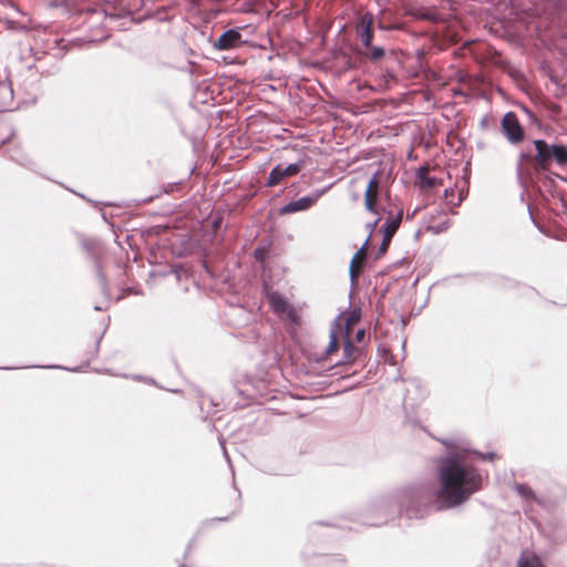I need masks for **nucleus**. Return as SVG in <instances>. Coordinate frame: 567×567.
<instances>
[{
	"label": "nucleus",
	"mask_w": 567,
	"mask_h": 567,
	"mask_svg": "<svg viewBox=\"0 0 567 567\" xmlns=\"http://www.w3.org/2000/svg\"><path fill=\"white\" fill-rule=\"evenodd\" d=\"M245 43L241 33L236 29H228L224 31L217 41L214 43V48L220 51L230 50L238 48Z\"/></svg>",
	"instance_id": "nucleus-7"
},
{
	"label": "nucleus",
	"mask_w": 567,
	"mask_h": 567,
	"mask_svg": "<svg viewBox=\"0 0 567 567\" xmlns=\"http://www.w3.org/2000/svg\"><path fill=\"white\" fill-rule=\"evenodd\" d=\"M403 219V210L400 209L395 215H392L391 212L388 213L386 220L383 225V235L393 238L394 234L399 229L401 221Z\"/></svg>",
	"instance_id": "nucleus-13"
},
{
	"label": "nucleus",
	"mask_w": 567,
	"mask_h": 567,
	"mask_svg": "<svg viewBox=\"0 0 567 567\" xmlns=\"http://www.w3.org/2000/svg\"><path fill=\"white\" fill-rule=\"evenodd\" d=\"M378 196L369 194V192H364V207L368 212L377 214V209L374 207V202Z\"/></svg>",
	"instance_id": "nucleus-23"
},
{
	"label": "nucleus",
	"mask_w": 567,
	"mask_h": 567,
	"mask_svg": "<svg viewBox=\"0 0 567 567\" xmlns=\"http://www.w3.org/2000/svg\"><path fill=\"white\" fill-rule=\"evenodd\" d=\"M551 162L555 161L558 165H567V146L563 144H553L550 146Z\"/></svg>",
	"instance_id": "nucleus-16"
},
{
	"label": "nucleus",
	"mask_w": 567,
	"mask_h": 567,
	"mask_svg": "<svg viewBox=\"0 0 567 567\" xmlns=\"http://www.w3.org/2000/svg\"><path fill=\"white\" fill-rule=\"evenodd\" d=\"M525 112H526V115H528L529 117H532L533 113H532L528 109H525Z\"/></svg>",
	"instance_id": "nucleus-40"
},
{
	"label": "nucleus",
	"mask_w": 567,
	"mask_h": 567,
	"mask_svg": "<svg viewBox=\"0 0 567 567\" xmlns=\"http://www.w3.org/2000/svg\"><path fill=\"white\" fill-rule=\"evenodd\" d=\"M514 491L524 499L526 501H532V502H535V503H538L540 504V499L537 497V495L535 494V492L529 487L527 486L526 484H523V483H517L514 485Z\"/></svg>",
	"instance_id": "nucleus-17"
},
{
	"label": "nucleus",
	"mask_w": 567,
	"mask_h": 567,
	"mask_svg": "<svg viewBox=\"0 0 567 567\" xmlns=\"http://www.w3.org/2000/svg\"><path fill=\"white\" fill-rule=\"evenodd\" d=\"M486 125H487V116H484V117L482 118V121H481V127H482V128H485V127H486Z\"/></svg>",
	"instance_id": "nucleus-36"
},
{
	"label": "nucleus",
	"mask_w": 567,
	"mask_h": 567,
	"mask_svg": "<svg viewBox=\"0 0 567 567\" xmlns=\"http://www.w3.org/2000/svg\"><path fill=\"white\" fill-rule=\"evenodd\" d=\"M29 368L62 369V370H68V371H71V372H81V371H83V367L65 368V367L58 365V364H52V365H30Z\"/></svg>",
	"instance_id": "nucleus-24"
},
{
	"label": "nucleus",
	"mask_w": 567,
	"mask_h": 567,
	"mask_svg": "<svg viewBox=\"0 0 567 567\" xmlns=\"http://www.w3.org/2000/svg\"><path fill=\"white\" fill-rule=\"evenodd\" d=\"M254 255H255L256 260L264 261L267 257V250L262 247H258L255 249Z\"/></svg>",
	"instance_id": "nucleus-28"
},
{
	"label": "nucleus",
	"mask_w": 567,
	"mask_h": 567,
	"mask_svg": "<svg viewBox=\"0 0 567 567\" xmlns=\"http://www.w3.org/2000/svg\"><path fill=\"white\" fill-rule=\"evenodd\" d=\"M340 317L341 315L334 318L330 324L329 343L324 349L323 353L321 354V357L317 359L318 362L326 360L332 352L337 351V349L339 348L338 333L341 329L339 322Z\"/></svg>",
	"instance_id": "nucleus-10"
},
{
	"label": "nucleus",
	"mask_w": 567,
	"mask_h": 567,
	"mask_svg": "<svg viewBox=\"0 0 567 567\" xmlns=\"http://www.w3.org/2000/svg\"><path fill=\"white\" fill-rule=\"evenodd\" d=\"M379 189H380V171L378 169L373 173V175L369 179L364 192H369V194H371V195L379 196Z\"/></svg>",
	"instance_id": "nucleus-21"
},
{
	"label": "nucleus",
	"mask_w": 567,
	"mask_h": 567,
	"mask_svg": "<svg viewBox=\"0 0 567 567\" xmlns=\"http://www.w3.org/2000/svg\"><path fill=\"white\" fill-rule=\"evenodd\" d=\"M501 131L506 141L512 145L522 143L525 138V130L519 123L515 112L508 111L501 121Z\"/></svg>",
	"instance_id": "nucleus-4"
},
{
	"label": "nucleus",
	"mask_w": 567,
	"mask_h": 567,
	"mask_svg": "<svg viewBox=\"0 0 567 567\" xmlns=\"http://www.w3.org/2000/svg\"><path fill=\"white\" fill-rule=\"evenodd\" d=\"M221 449H223V453H224L225 458L227 460L228 463H230L229 455H228V453L226 451V447H225V445L223 443H221Z\"/></svg>",
	"instance_id": "nucleus-35"
},
{
	"label": "nucleus",
	"mask_w": 567,
	"mask_h": 567,
	"mask_svg": "<svg viewBox=\"0 0 567 567\" xmlns=\"http://www.w3.org/2000/svg\"><path fill=\"white\" fill-rule=\"evenodd\" d=\"M193 543H194V540H192V542L189 543V545L187 546V549H186L185 556H187V555L189 554V551H190V549H192V546H193Z\"/></svg>",
	"instance_id": "nucleus-37"
},
{
	"label": "nucleus",
	"mask_w": 567,
	"mask_h": 567,
	"mask_svg": "<svg viewBox=\"0 0 567 567\" xmlns=\"http://www.w3.org/2000/svg\"><path fill=\"white\" fill-rule=\"evenodd\" d=\"M391 240H392V238L383 235L382 241H381L380 247H379L378 257L381 256L382 254H384L388 250Z\"/></svg>",
	"instance_id": "nucleus-25"
},
{
	"label": "nucleus",
	"mask_w": 567,
	"mask_h": 567,
	"mask_svg": "<svg viewBox=\"0 0 567 567\" xmlns=\"http://www.w3.org/2000/svg\"><path fill=\"white\" fill-rule=\"evenodd\" d=\"M328 189L329 187L317 189L313 193L302 196L297 200L289 202L279 209V214L287 215L297 212H305L312 207Z\"/></svg>",
	"instance_id": "nucleus-5"
},
{
	"label": "nucleus",
	"mask_w": 567,
	"mask_h": 567,
	"mask_svg": "<svg viewBox=\"0 0 567 567\" xmlns=\"http://www.w3.org/2000/svg\"><path fill=\"white\" fill-rule=\"evenodd\" d=\"M451 226V220L445 219L443 221H436V217L434 215H431L429 219V226L427 229L432 231L433 234H441L447 230Z\"/></svg>",
	"instance_id": "nucleus-19"
},
{
	"label": "nucleus",
	"mask_w": 567,
	"mask_h": 567,
	"mask_svg": "<svg viewBox=\"0 0 567 567\" xmlns=\"http://www.w3.org/2000/svg\"><path fill=\"white\" fill-rule=\"evenodd\" d=\"M416 181L423 188H434L439 184L436 177L429 175L425 166H422L416 171Z\"/></svg>",
	"instance_id": "nucleus-15"
},
{
	"label": "nucleus",
	"mask_w": 567,
	"mask_h": 567,
	"mask_svg": "<svg viewBox=\"0 0 567 567\" xmlns=\"http://www.w3.org/2000/svg\"><path fill=\"white\" fill-rule=\"evenodd\" d=\"M478 456H481L483 460L493 461L496 457V453L488 452L486 454L481 452H475Z\"/></svg>",
	"instance_id": "nucleus-31"
},
{
	"label": "nucleus",
	"mask_w": 567,
	"mask_h": 567,
	"mask_svg": "<svg viewBox=\"0 0 567 567\" xmlns=\"http://www.w3.org/2000/svg\"><path fill=\"white\" fill-rule=\"evenodd\" d=\"M13 103V89L8 76L0 78V109L2 111H9L12 109Z\"/></svg>",
	"instance_id": "nucleus-12"
},
{
	"label": "nucleus",
	"mask_w": 567,
	"mask_h": 567,
	"mask_svg": "<svg viewBox=\"0 0 567 567\" xmlns=\"http://www.w3.org/2000/svg\"><path fill=\"white\" fill-rule=\"evenodd\" d=\"M270 306L277 313H282L288 309L287 300L279 292H271L269 296Z\"/></svg>",
	"instance_id": "nucleus-18"
},
{
	"label": "nucleus",
	"mask_w": 567,
	"mask_h": 567,
	"mask_svg": "<svg viewBox=\"0 0 567 567\" xmlns=\"http://www.w3.org/2000/svg\"><path fill=\"white\" fill-rule=\"evenodd\" d=\"M367 50H368V52H365L363 54L372 62H377V61L381 60L385 54V51L382 47L371 45Z\"/></svg>",
	"instance_id": "nucleus-22"
},
{
	"label": "nucleus",
	"mask_w": 567,
	"mask_h": 567,
	"mask_svg": "<svg viewBox=\"0 0 567 567\" xmlns=\"http://www.w3.org/2000/svg\"><path fill=\"white\" fill-rule=\"evenodd\" d=\"M527 289H528V291H530L533 293H537V291L534 288H532V287H528Z\"/></svg>",
	"instance_id": "nucleus-42"
},
{
	"label": "nucleus",
	"mask_w": 567,
	"mask_h": 567,
	"mask_svg": "<svg viewBox=\"0 0 567 567\" xmlns=\"http://www.w3.org/2000/svg\"><path fill=\"white\" fill-rule=\"evenodd\" d=\"M534 146L536 150V154L534 156V159L536 161V164L540 169H547L551 164V156H550V146L546 141L544 140H535Z\"/></svg>",
	"instance_id": "nucleus-9"
},
{
	"label": "nucleus",
	"mask_w": 567,
	"mask_h": 567,
	"mask_svg": "<svg viewBox=\"0 0 567 567\" xmlns=\"http://www.w3.org/2000/svg\"><path fill=\"white\" fill-rule=\"evenodd\" d=\"M530 158V154L528 153H525V152H520L519 153V162L517 164V172L520 173L522 171V163L526 159H529Z\"/></svg>",
	"instance_id": "nucleus-30"
},
{
	"label": "nucleus",
	"mask_w": 567,
	"mask_h": 567,
	"mask_svg": "<svg viewBox=\"0 0 567 567\" xmlns=\"http://www.w3.org/2000/svg\"><path fill=\"white\" fill-rule=\"evenodd\" d=\"M81 246L84 249V251L87 254V257L92 261L95 270V275L97 277L101 290L104 295L109 293V285L107 279L103 272L102 268V261H101V255H102V247L100 245V241L94 238H84L81 241Z\"/></svg>",
	"instance_id": "nucleus-3"
},
{
	"label": "nucleus",
	"mask_w": 567,
	"mask_h": 567,
	"mask_svg": "<svg viewBox=\"0 0 567 567\" xmlns=\"http://www.w3.org/2000/svg\"><path fill=\"white\" fill-rule=\"evenodd\" d=\"M439 488H431V512L460 507L483 488L480 470L458 452H449L436 462Z\"/></svg>",
	"instance_id": "nucleus-1"
},
{
	"label": "nucleus",
	"mask_w": 567,
	"mask_h": 567,
	"mask_svg": "<svg viewBox=\"0 0 567 567\" xmlns=\"http://www.w3.org/2000/svg\"><path fill=\"white\" fill-rule=\"evenodd\" d=\"M363 350L361 348L354 347L351 339L349 338V331L346 330V341L343 343V358L341 361L337 363L339 364H348L353 363L362 355Z\"/></svg>",
	"instance_id": "nucleus-11"
},
{
	"label": "nucleus",
	"mask_w": 567,
	"mask_h": 567,
	"mask_svg": "<svg viewBox=\"0 0 567 567\" xmlns=\"http://www.w3.org/2000/svg\"><path fill=\"white\" fill-rule=\"evenodd\" d=\"M100 341H101V338L97 340V342L95 344V351H97V349H99Z\"/></svg>",
	"instance_id": "nucleus-43"
},
{
	"label": "nucleus",
	"mask_w": 567,
	"mask_h": 567,
	"mask_svg": "<svg viewBox=\"0 0 567 567\" xmlns=\"http://www.w3.org/2000/svg\"><path fill=\"white\" fill-rule=\"evenodd\" d=\"M450 193H453V189H445L444 192V196L447 197L450 195Z\"/></svg>",
	"instance_id": "nucleus-39"
},
{
	"label": "nucleus",
	"mask_w": 567,
	"mask_h": 567,
	"mask_svg": "<svg viewBox=\"0 0 567 567\" xmlns=\"http://www.w3.org/2000/svg\"><path fill=\"white\" fill-rule=\"evenodd\" d=\"M368 511L370 517L363 524L369 526H381L399 515L423 518L431 513V487L417 484L400 488L374 499Z\"/></svg>",
	"instance_id": "nucleus-2"
},
{
	"label": "nucleus",
	"mask_w": 567,
	"mask_h": 567,
	"mask_svg": "<svg viewBox=\"0 0 567 567\" xmlns=\"http://www.w3.org/2000/svg\"><path fill=\"white\" fill-rule=\"evenodd\" d=\"M501 280L504 281V285L507 284L508 287L514 285V281L508 278L502 277Z\"/></svg>",
	"instance_id": "nucleus-34"
},
{
	"label": "nucleus",
	"mask_w": 567,
	"mask_h": 567,
	"mask_svg": "<svg viewBox=\"0 0 567 567\" xmlns=\"http://www.w3.org/2000/svg\"><path fill=\"white\" fill-rule=\"evenodd\" d=\"M94 310H95V311H102V310H103V308H102V307H100V306H95V307H94Z\"/></svg>",
	"instance_id": "nucleus-41"
},
{
	"label": "nucleus",
	"mask_w": 567,
	"mask_h": 567,
	"mask_svg": "<svg viewBox=\"0 0 567 567\" xmlns=\"http://www.w3.org/2000/svg\"><path fill=\"white\" fill-rule=\"evenodd\" d=\"M517 567H545V564L535 553L523 550L517 559Z\"/></svg>",
	"instance_id": "nucleus-14"
},
{
	"label": "nucleus",
	"mask_w": 567,
	"mask_h": 567,
	"mask_svg": "<svg viewBox=\"0 0 567 567\" xmlns=\"http://www.w3.org/2000/svg\"><path fill=\"white\" fill-rule=\"evenodd\" d=\"M305 165V159L301 158L295 163H291L284 167L282 165H276L269 173L266 183L267 187H274L278 185L285 177L297 175Z\"/></svg>",
	"instance_id": "nucleus-6"
},
{
	"label": "nucleus",
	"mask_w": 567,
	"mask_h": 567,
	"mask_svg": "<svg viewBox=\"0 0 567 567\" xmlns=\"http://www.w3.org/2000/svg\"><path fill=\"white\" fill-rule=\"evenodd\" d=\"M360 316H361L360 309H353L350 312L349 317L347 318V324L349 326V324H352V323L359 321Z\"/></svg>",
	"instance_id": "nucleus-27"
},
{
	"label": "nucleus",
	"mask_w": 567,
	"mask_h": 567,
	"mask_svg": "<svg viewBox=\"0 0 567 567\" xmlns=\"http://www.w3.org/2000/svg\"><path fill=\"white\" fill-rule=\"evenodd\" d=\"M364 337H365V330L364 329H359L357 332H355V340L358 342H362L364 340Z\"/></svg>",
	"instance_id": "nucleus-32"
},
{
	"label": "nucleus",
	"mask_w": 567,
	"mask_h": 567,
	"mask_svg": "<svg viewBox=\"0 0 567 567\" xmlns=\"http://www.w3.org/2000/svg\"><path fill=\"white\" fill-rule=\"evenodd\" d=\"M349 275H350L351 282H352V284L357 282L358 277H359V271H357V270H355V261H354V258H352V260H351V262H350V266H349Z\"/></svg>",
	"instance_id": "nucleus-26"
},
{
	"label": "nucleus",
	"mask_w": 567,
	"mask_h": 567,
	"mask_svg": "<svg viewBox=\"0 0 567 567\" xmlns=\"http://www.w3.org/2000/svg\"><path fill=\"white\" fill-rule=\"evenodd\" d=\"M368 241H369V238L364 241V244L361 246V248L354 254V256H353L354 261L358 258L365 259V257H367L365 249H367Z\"/></svg>",
	"instance_id": "nucleus-29"
},
{
	"label": "nucleus",
	"mask_w": 567,
	"mask_h": 567,
	"mask_svg": "<svg viewBox=\"0 0 567 567\" xmlns=\"http://www.w3.org/2000/svg\"><path fill=\"white\" fill-rule=\"evenodd\" d=\"M461 202H462V198L460 197V199L457 200L456 204H454V206H458L461 204Z\"/></svg>",
	"instance_id": "nucleus-44"
},
{
	"label": "nucleus",
	"mask_w": 567,
	"mask_h": 567,
	"mask_svg": "<svg viewBox=\"0 0 567 567\" xmlns=\"http://www.w3.org/2000/svg\"><path fill=\"white\" fill-rule=\"evenodd\" d=\"M3 370H11L12 368H8V367H4L2 368Z\"/></svg>",
	"instance_id": "nucleus-45"
},
{
	"label": "nucleus",
	"mask_w": 567,
	"mask_h": 567,
	"mask_svg": "<svg viewBox=\"0 0 567 567\" xmlns=\"http://www.w3.org/2000/svg\"><path fill=\"white\" fill-rule=\"evenodd\" d=\"M379 221L380 217H378L373 223L368 224V227L371 229V231L375 228Z\"/></svg>",
	"instance_id": "nucleus-33"
},
{
	"label": "nucleus",
	"mask_w": 567,
	"mask_h": 567,
	"mask_svg": "<svg viewBox=\"0 0 567 567\" xmlns=\"http://www.w3.org/2000/svg\"><path fill=\"white\" fill-rule=\"evenodd\" d=\"M373 24V16L370 12L364 13L358 25V35L365 49H369L372 45L374 31L372 28Z\"/></svg>",
	"instance_id": "nucleus-8"
},
{
	"label": "nucleus",
	"mask_w": 567,
	"mask_h": 567,
	"mask_svg": "<svg viewBox=\"0 0 567 567\" xmlns=\"http://www.w3.org/2000/svg\"><path fill=\"white\" fill-rule=\"evenodd\" d=\"M11 159L16 161L22 166L32 168L34 166V162L25 155L19 147H14L11 150L10 154Z\"/></svg>",
	"instance_id": "nucleus-20"
},
{
	"label": "nucleus",
	"mask_w": 567,
	"mask_h": 567,
	"mask_svg": "<svg viewBox=\"0 0 567 567\" xmlns=\"http://www.w3.org/2000/svg\"><path fill=\"white\" fill-rule=\"evenodd\" d=\"M417 209H414L411 214H408L406 218L410 219V218H413L414 215L416 214Z\"/></svg>",
	"instance_id": "nucleus-38"
}]
</instances>
